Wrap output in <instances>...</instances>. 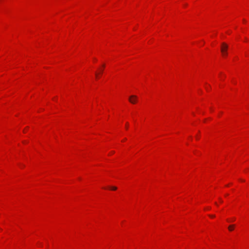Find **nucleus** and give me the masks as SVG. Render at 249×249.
I'll use <instances>...</instances> for the list:
<instances>
[{
    "label": "nucleus",
    "mask_w": 249,
    "mask_h": 249,
    "mask_svg": "<svg viewBox=\"0 0 249 249\" xmlns=\"http://www.w3.org/2000/svg\"><path fill=\"white\" fill-rule=\"evenodd\" d=\"M227 50L228 45L226 43H223L221 45V51L223 56L224 57L227 55Z\"/></svg>",
    "instance_id": "obj_1"
},
{
    "label": "nucleus",
    "mask_w": 249,
    "mask_h": 249,
    "mask_svg": "<svg viewBox=\"0 0 249 249\" xmlns=\"http://www.w3.org/2000/svg\"><path fill=\"white\" fill-rule=\"evenodd\" d=\"M104 70V66L100 68L98 72H96L95 76L96 79L99 78L100 75L103 72Z\"/></svg>",
    "instance_id": "obj_2"
},
{
    "label": "nucleus",
    "mask_w": 249,
    "mask_h": 249,
    "mask_svg": "<svg viewBox=\"0 0 249 249\" xmlns=\"http://www.w3.org/2000/svg\"><path fill=\"white\" fill-rule=\"evenodd\" d=\"M137 101V97L135 96L132 95L129 98V101L132 104H135Z\"/></svg>",
    "instance_id": "obj_3"
},
{
    "label": "nucleus",
    "mask_w": 249,
    "mask_h": 249,
    "mask_svg": "<svg viewBox=\"0 0 249 249\" xmlns=\"http://www.w3.org/2000/svg\"><path fill=\"white\" fill-rule=\"evenodd\" d=\"M234 230V226L233 225H230L229 227V230L230 231H232Z\"/></svg>",
    "instance_id": "obj_4"
},
{
    "label": "nucleus",
    "mask_w": 249,
    "mask_h": 249,
    "mask_svg": "<svg viewBox=\"0 0 249 249\" xmlns=\"http://www.w3.org/2000/svg\"><path fill=\"white\" fill-rule=\"evenodd\" d=\"M109 189L110 190H112V191H115V190H116L117 188L115 186H111V187H109Z\"/></svg>",
    "instance_id": "obj_5"
},
{
    "label": "nucleus",
    "mask_w": 249,
    "mask_h": 249,
    "mask_svg": "<svg viewBox=\"0 0 249 249\" xmlns=\"http://www.w3.org/2000/svg\"><path fill=\"white\" fill-rule=\"evenodd\" d=\"M213 217H214V216L212 215V217H212V218H213Z\"/></svg>",
    "instance_id": "obj_6"
}]
</instances>
